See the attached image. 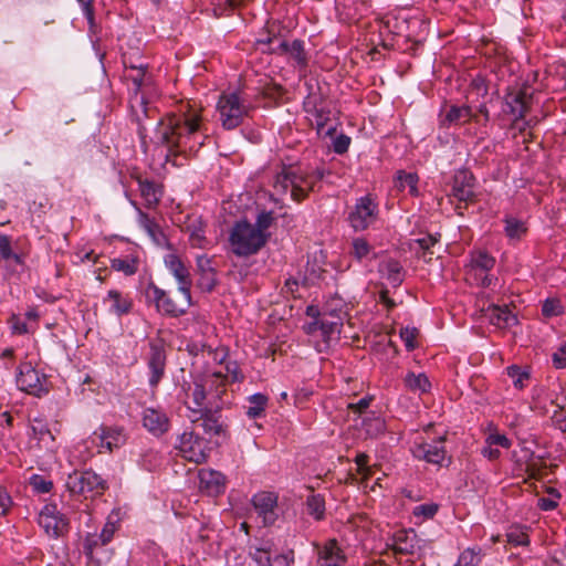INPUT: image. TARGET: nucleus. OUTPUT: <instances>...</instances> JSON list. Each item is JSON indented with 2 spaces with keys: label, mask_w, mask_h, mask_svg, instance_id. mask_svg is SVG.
<instances>
[{
  "label": "nucleus",
  "mask_w": 566,
  "mask_h": 566,
  "mask_svg": "<svg viewBox=\"0 0 566 566\" xmlns=\"http://www.w3.org/2000/svg\"><path fill=\"white\" fill-rule=\"evenodd\" d=\"M472 268L475 271V274L478 275V272L484 273L486 271H490L494 264L495 260L493 256L488 254L484 251H479L472 255Z\"/></svg>",
  "instance_id": "ea45409f"
},
{
  "label": "nucleus",
  "mask_w": 566,
  "mask_h": 566,
  "mask_svg": "<svg viewBox=\"0 0 566 566\" xmlns=\"http://www.w3.org/2000/svg\"><path fill=\"white\" fill-rule=\"evenodd\" d=\"M94 437L98 440V446L113 452L126 443L127 437L122 427L102 426L94 432Z\"/></svg>",
  "instance_id": "dca6fc26"
},
{
  "label": "nucleus",
  "mask_w": 566,
  "mask_h": 566,
  "mask_svg": "<svg viewBox=\"0 0 566 566\" xmlns=\"http://www.w3.org/2000/svg\"><path fill=\"white\" fill-rule=\"evenodd\" d=\"M212 387H216L214 396L220 399L221 395L224 392L221 371H214L211 375L206 376L203 379L195 381L192 385L188 386L186 390V405L190 415L197 416V413L203 409L213 407L210 400L207 401L208 389L210 390Z\"/></svg>",
  "instance_id": "20e7f679"
},
{
  "label": "nucleus",
  "mask_w": 566,
  "mask_h": 566,
  "mask_svg": "<svg viewBox=\"0 0 566 566\" xmlns=\"http://www.w3.org/2000/svg\"><path fill=\"white\" fill-rule=\"evenodd\" d=\"M189 418L196 427L202 428L208 434L218 436L223 430L218 406L203 409L197 416L189 415Z\"/></svg>",
  "instance_id": "f3484780"
},
{
  "label": "nucleus",
  "mask_w": 566,
  "mask_h": 566,
  "mask_svg": "<svg viewBox=\"0 0 566 566\" xmlns=\"http://www.w3.org/2000/svg\"><path fill=\"white\" fill-rule=\"evenodd\" d=\"M31 430L33 432V437L39 441V443H43L44 447L49 448L54 442V436L52 434L48 424L42 420L34 419L31 426Z\"/></svg>",
  "instance_id": "72a5a7b5"
},
{
  "label": "nucleus",
  "mask_w": 566,
  "mask_h": 566,
  "mask_svg": "<svg viewBox=\"0 0 566 566\" xmlns=\"http://www.w3.org/2000/svg\"><path fill=\"white\" fill-rule=\"evenodd\" d=\"M249 555L259 566H266L271 562V544L265 543L261 547L251 548Z\"/></svg>",
  "instance_id": "79ce46f5"
},
{
  "label": "nucleus",
  "mask_w": 566,
  "mask_h": 566,
  "mask_svg": "<svg viewBox=\"0 0 566 566\" xmlns=\"http://www.w3.org/2000/svg\"><path fill=\"white\" fill-rule=\"evenodd\" d=\"M66 488L72 494L87 497L103 494L107 489V482L92 470L74 471L67 476Z\"/></svg>",
  "instance_id": "0eeeda50"
},
{
  "label": "nucleus",
  "mask_w": 566,
  "mask_h": 566,
  "mask_svg": "<svg viewBox=\"0 0 566 566\" xmlns=\"http://www.w3.org/2000/svg\"><path fill=\"white\" fill-rule=\"evenodd\" d=\"M199 274L198 287L203 292H212L218 284L217 271L212 266V259L207 255H198L196 260Z\"/></svg>",
  "instance_id": "a211bd4d"
},
{
  "label": "nucleus",
  "mask_w": 566,
  "mask_h": 566,
  "mask_svg": "<svg viewBox=\"0 0 566 566\" xmlns=\"http://www.w3.org/2000/svg\"><path fill=\"white\" fill-rule=\"evenodd\" d=\"M507 376L512 379L514 386L517 389H522L525 386V381L530 379V374L526 370H523L517 365H512L507 367Z\"/></svg>",
  "instance_id": "c03bdc74"
},
{
  "label": "nucleus",
  "mask_w": 566,
  "mask_h": 566,
  "mask_svg": "<svg viewBox=\"0 0 566 566\" xmlns=\"http://www.w3.org/2000/svg\"><path fill=\"white\" fill-rule=\"evenodd\" d=\"M405 385L410 390L419 392H427L430 388V381L424 374L409 373L405 378Z\"/></svg>",
  "instance_id": "58836bf2"
},
{
  "label": "nucleus",
  "mask_w": 566,
  "mask_h": 566,
  "mask_svg": "<svg viewBox=\"0 0 566 566\" xmlns=\"http://www.w3.org/2000/svg\"><path fill=\"white\" fill-rule=\"evenodd\" d=\"M39 525L50 537L57 538L69 532V520L62 514L56 504H46L39 514Z\"/></svg>",
  "instance_id": "9d476101"
},
{
  "label": "nucleus",
  "mask_w": 566,
  "mask_h": 566,
  "mask_svg": "<svg viewBox=\"0 0 566 566\" xmlns=\"http://www.w3.org/2000/svg\"><path fill=\"white\" fill-rule=\"evenodd\" d=\"M0 255L6 260L13 259L17 263H21L20 255L12 252L11 240L6 234H0Z\"/></svg>",
  "instance_id": "09e8293b"
},
{
  "label": "nucleus",
  "mask_w": 566,
  "mask_h": 566,
  "mask_svg": "<svg viewBox=\"0 0 566 566\" xmlns=\"http://www.w3.org/2000/svg\"><path fill=\"white\" fill-rule=\"evenodd\" d=\"M416 533L400 530L395 533L391 547L396 555H412L416 548Z\"/></svg>",
  "instance_id": "a878e982"
},
{
  "label": "nucleus",
  "mask_w": 566,
  "mask_h": 566,
  "mask_svg": "<svg viewBox=\"0 0 566 566\" xmlns=\"http://www.w3.org/2000/svg\"><path fill=\"white\" fill-rule=\"evenodd\" d=\"M450 196L464 203L474 200V177L469 170L463 169L455 172Z\"/></svg>",
  "instance_id": "2eb2a0df"
},
{
  "label": "nucleus",
  "mask_w": 566,
  "mask_h": 566,
  "mask_svg": "<svg viewBox=\"0 0 566 566\" xmlns=\"http://www.w3.org/2000/svg\"><path fill=\"white\" fill-rule=\"evenodd\" d=\"M273 213L271 211H262L261 213H259L258 218H256V223H255V230H260L261 233H265V231L271 227V224L273 223Z\"/></svg>",
  "instance_id": "864d4df0"
},
{
  "label": "nucleus",
  "mask_w": 566,
  "mask_h": 566,
  "mask_svg": "<svg viewBox=\"0 0 566 566\" xmlns=\"http://www.w3.org/2000/svg\"><path fill=\"white\" fill-rule=\"evenodd\" d=\"M542 312L545 316H556L560 313L559 302L556 300H546L543 304Z\"/></svg>",
  "instance_id": "13d9d810"
},
{
  "label": "nucleus",
  "mask_w": 566,
  "mask_h": 566,
  "mask_svg": "<svg viewBox=\"0 0 566 566\" xmlns=\"http://www.w3.org/2000/svg\"><path fill=\"white\" fill-rule=\"evenodd\" d=\"M136 181L138 184L139 192L145 201L146 207L155 208L159 203L163 196L161 186L153 180L143 178L142 176H137Z\"/></svg>",
  "instance_id": "b1692460"
},
{
  "label": "nucleus",
  "mask_w": 566,
  "mask_h": 566,
  "mask_svg": "<svg viewBox=\"0 0 566 566\" xmlns=\"http://www.w3.org/2000/svg\"><path fill=\"white\" fill-rule=\"evenodd\" d=\"M418 331L416 328L405 327L400 331V337L405 342L406 347L411 350L416 347V336Z\"/></svg>",
  "instance_id": "6e6d98bb"
},
{
  "label": "nucleus",
  "mask_w": 566,
  "mask_h": 566,
  "mask_svg": "<svg viewBox=\"0 0 566 566\" xmlns=\"http://www.w3.org/2000/svg\"><path fill=\"white\" fill-rule=\"evenodd\" d=\"M418 176L415 172L398 171L396 187L399 190L408 189L409 193L416 196L418 193Z\"/></svg>",
  "instance_id": "c9c22d12"
},
{
  "label": "nucleus",
  "mask_w": 566,
  "mask_h": 566,
  "mask_svg": "<svg viewBox=\"0 0 566 566\" xmlns=\"http://www.w3.org/2000/svg\"><path fill=\"white\" fill-rule=\"evenodd\" d=\"M10 321L12 324V329L15 334L21 335L28 333L27 324L22 322L17 315H12Z\"/></svg>",
  "instance_id": "338daca9"
},
{
  "label": "nucleus",
  "mask_w": 566,
  "mask_h": 566,
  "mask_svg": "<svg viewBox=\"0 0 566 566\" xmlns=\"http://www.w3.org/2000/svg\"><path fill=\"white\" fill-rule=\"evenodd\" d=\"M371 250L369 243L363 238H356L352 243V254L357 259L361 260L366 258Z\"/></svg>",
  "instance_id": "de8ad7c7"
},
{
  "label": "nucleus",
  "mask_w": 566,
  "mask_h": 566,
  "mask_svg": "<svg viewBox=\"0 0 566 566\" xmlns=\"http://www.w3.org/2000/svg\"><path fill=\"white\" fill-rule=\"evenodd\" d=\"M306 511L315 520L321 521L325 515V500L321 494H312L306 499Z\"/></svg>",
  "instance_id": "e433bc0d"
},
{
  "label": "nucleus",
  "mask_w": 566,
  "mask_h": 566,
  "mask_svg": "<svg viewBox=\"0 0 566 566\" xmlns=\"http://www.w3.org/2000/svg\"><path fill=\"white\" fill-rule=\"evenodd\" d=\"M488 317L490 322L497 327H509L517 323V318L507 306L491 305L488 308Z\"/></svg>",
  "instance_id": "c756f323"
},
{
  "label": "nucleus",
  "mask_w": 566,
  "mask_h": 566,
  "mask_svg": "<svg viewBox=\"0 0 566 566\" xmlns=\"http://www.w3.org/2000/svg\"><path fill=\"white\" fill-rule=\"evenodd\" d=\"M252 504L258 515L262 517L264 526H270L276 521L275 512L277 506V496L272 492H259L252 499Z\"/></svg>",
  "instance_id": "4468645a"
},
{
  "label": "nucleus",
  "mask_w": 566,
  "mask_h": 566,
  "mask_svg": "<svg viewBox=\"0 0 566 566\" xmlns=\"http://www.w3.org/2000/svg\"><path fill=\"white\" fill-rule=\"evenodd\" d=\"M377 216L378 205L371 196L367 195L356 201L348 220L355 231H364L376 221Z\"/></svg>",
  "instance_id": "9b49d317"
},
{
  "label": "nucleus",
  "mask_w": 566,
  "mask_h": 566,
  "mask_svg": "<svg viewBox=\"0 0 566 566\" xmlns=\"http://www.w3.org/2000/svg\"><path fill=\"white\" fill-rule=\"evenodd\" d=\"M481 562V549L474 548L464 549L454 566H478Z\"/></svg>",
  "instance_id": "37998d69"
},
{
  "label": "nucleus",
  "mask_w": 566,
  "mask_h": 566,
  "mask_svg": "<svg viewBox=\"0 0 566 566\" xmlns=\"http://www.w3.org/2000/svg\"><path fill=\"white\" fill-rule=\"evenodd\" d=\"M469 120L478 122V117L473 114L470 106H455L452 105L446 113L441 124L443 126L459 125Z\"/></svg>",
  "instance_id": "c85d7f7f"
},
{
  "label": "nucleus",
  "mask_w": 566,
  "mask_h": 566,
  "mask_svg": "<svg viewBox=\"0 0 566 566\" xmlns=\"http://www.w3.org/2000/svg\"><path fill=\"white\" fill-rule=\"evenodd\" d=\"M532 93H527L526 88L518 91H510L505 96V104L509 112L515 116L516 119H522L530 111Z\"/></svg>",
  "instance_id": "aec40b11"
},
{
  "label": "nucleus",
  "mask_w": 566,
  "mask_h": 566,
  "mask_svg": "<svg viewBox=\"0 0 566 566\" xmlns=\"http://www.w3.org/2000/svg\"><path fill=\"white\" fill-rule=\"evenodd\" d=\"M148 367L151 373L149 385L151 387H156L165 374L166 354L163 347L155 344L150 345Z\"/></svg>",
  "instance_id": "5701e85b"
},
{
  "label": "nucleus",
  "mask_w": 566,
  "mask_h": 566,
  "mask_svg": "<svg viewBox=\"0 0 566 566\" xmlns=\"http://www.w3.org/2000/svg\"><path fill=\"white\" fill-rule=\"evenodd\" d=\"M486 442L490 446H500V447L506 448V449L511 447V441L506 438V436L499 434V433L490 434L486 438Z\"/></svg>",
  "instance_id": "e2e57ef3"
},
{
  "label": "nucleus",
  "mask_w": 566,
  "mask_h": 566,
  "mask_svg": "<svg viewBox=\"0 0 566 566\" xmlns=\"http://www.w3.org/2000/svg\"><path fill=\"white\" fill-rule=\"evenodd\" d=\"M17 385L20 390L36 397L49 391L46 376L40 374L29 361L19 365Z\"/></svg>",
  "instance_id": "1a4fd4ad"
},
{
  "label": "nucleus",
  "mask_w": 566,
  "mask_h": 566,
  "mask_svg": "<svg viewBox=\"0 0 566 566\" xmlns=\"http://www.w3.org/2000/svg\"><path fill=\"white\" fill-rule=\"evenodd\" d=\"M167 415L155 408H146L143 412V426L154 436H161L169 429Z\"/></svg>",
  "instance_id": "4be33fe9"
},
{
  "label": "nucleus",
  "mask_w": 566,
  "mask_h": 566,
  "mask_svg": "<svg viewBox=\"0 0 566 566\" xmlns=\"http://www.w3.org/2000/svg\"><path fill=\"white\" fill-rule=\"evenodd\" d=\"M350 144V138L346 135H339L333 144L334 151L336 154H344L347 151Z\"/></svg>",
  "instance_id": "680f3d73"
},
{
  "label": "nucleus",
  "mask_w": 566,
  "mask_h": 566,
  "mask_svg": "<svg viewBox=\"0 0 566 566\" xmlns=\"http://www.w3.org/2000/svg\"><path fill=\"white\" fill-rule=\"evenodd\" d=\"M318 557L323 560V566H343L346 557L339 548L336 539H329L319 548Z\"/></svg>",
  "instance_id": "cd10ccee"
},
{
  "label": "nucleus",
  "mask_w": 566,
  "mask_h": 566,
  "mask_svg": "<svg viewBox=\"0 0 566 566\" xmlns=\"http://www.w3.org/2000/svg\"><path fill=\"white\" fill-rule=\"evenodd\" d=\"M525 223L516 218L507 217L505 219V233L510 239H521L526 232Z\"/></svg>",
  "instance_id": "a19ab883"
},
{
  "label": "nucleus",
  "mask_w": 566,
  "mask_h": 566,
  "mask_svg": "<svg viewBox=\"0 0 566 566\" xmlns=\"http://www.w3.org/2000/svg\"><path fill=\"white\" fill-rule=\"evenodd\" d=\"M325 176L323 169H316L313 172H304L300 167L284 166L276 174L273 187L280 195H286L290 191L292 200L301 202L310 191L315 190V185Z\"/></svg>",
  "instance_id": "f03ea898"
},
{
  "label": "nucleus",
  "mask_w": 566,
  "mask_h": 566,
  "mask_svg": "<svg viewBox=\"0 0 566 566\" xmlns=\"http://www.w3.org/2000/svg\"><path fill=\"white\" fill-rule=\"evenodd\" d=\"M165 265L178 282L180 293L190 292L192 280L189 270L176 254H167L165 256Z\"/></svg>",
  "instance_id": "6ab92c4d"
},
{
  "label": "nucleus",
  "mask_w": 566,
  "mask_h": 566,
  "mask_svg": "<svg viewBox=\"0 0 566 566\" xmlns=\"http://www.w3.org/2000/svg\"><path fill=\"white\" fill-rule=\"evenodd\" d=\"M266 241L268 235L255 230V227L245 220L237 222L229 235L231 251L237 256H250L258 253Z\"/></svg>",
  "instance_id": "7ed1b4c3"
},
{
  "label": "nucleus",
  "mask_w": 566,
  "mask_h": 566,
  "mask_svg": "<svg viewBox=\"0 0 566 566\" xmlns=\"http://www.w3.org/2000/svg\"><path fill=\"white\" fill-rule=\"evenodd\" d=\"M319 331L324 337H329L333 333H335L339 326L338 321H329L326 318V315L323 314L322 318L318 319Z\"/></svg>",
  "instance_id": "603ef678"
},
{
  "label": "nucleus",
  "mask_w": 566,
  "mask_h": 566,
  "mask_svg": "<svg viewBox=\"0 0 566 566\" xmlns=\"http://www.w3.org/2000/svg\"><path fill=\"white\" fill-rule=\"evenodd\" d=\"M138 266L139 259L134 255L111 260V268L115 271L123 272L127 276L134 275L138 271Z\"/></svg>",
  "instance_id": "473e14b6"
},
{
  "label": "nucleus",
  "mask_w": 566,
  "mask_h": 566,
  "mask_svg": "<svg viewBox=\"0 0 566 566\" xmlns=\"http://www.w3.org/2000/svg\"><path fill=\"white\" fill-rule=\"evenodd\" d=\"M260 43L269 45L268 51L272 54L287 56L293 65L304 69L307 66V54L302 40H293L291 43L277 35L268 36Z\"/></svg>",
  "instance_id": "6e6552de"
},
{
  "label": "nucleus",
  "mask_w": 566,
  "mask_h": 566,
  "mask_svg": "<svg viewBox=\"0 0 566 566\" xmlns=\"http://www.w3.org/2000/svg\"><path fill=\"white\" fill-rule=\"evenodd\" d=\"M30 485L38 493H49L53 488V483L51 481L44 479L42 475L39 474H34L31 476Z\"/></svg>",
  "instance_id": "8fccbe9b"
},
{
  "label": "nucleus",
  "mask_w": 566,
  "mask_h": 566,
  "mask_svg": "<svg viewBox=\"0 0 566 566\" xmlns=\"http://www.w3.org/2000/svg\"><path fill=\"white\" fill-rule=\"evenodd\" d=\"M379 272L390 282L392 286H399L403 281V269L401 264L394 259L384 261L379 265Z\"/></svg>",
  "instance_id": "7c9ffc66"
},
{
  "label": "nucleus",
  "mask_w": 566,
  "mask_h": 566,
  "mask_svg": "<svg viewBox=\"0 0 566 566\" xmlns=\"http://www.w3.org/2000/svg\"><path fill=\"white\" fill-rule=\"evenodd\" d=\"M373 400V397L366 396L359 399L357 402L348 403L347 408L355 413L361 415L369 406Z\"/></svg>",
  "instance_id": "4d7b16f0"
},
{
  "label": "nucleus",
  "mask_w": 566,
  "mask_h": 566,
  "mask_svg": "<svg viewBox=\"0 0 566 566\" xmlns=\"http://www.w3.org/2000/svg\"><path fill=\"white\" fill-rule=\"evenodd\" d=\"M548 494L551 497H539L537 500V506L543 511H551L557 507V502L555 499H558L560 495L557 490L549 488Z\"/></svg>",
  "instance_id": "3c124183"
},
{
  "label": "nucleus",
  "mask_w": 566,
  "mask_h": 566,
  "mask_svg": "<svg viewBox=\"0 0 566 566\" xmlns=\"http://www.w3.org/2000/svg\"><path fill=\"white\" fill-rule=\"evenodd\" d=\"M126 67H129L134 73L128 74L127 77L134 83L136 91H139L142 86L148 85L151 83L150 76L147 74V65H134L130 64Z\"/></svg>",
  "instance_id": "4c0bfd02"
},
{
  "label": "nucleus",
  "mask_w": 566,
  "mask_h": 566,
  "mask_svg": "<svg viewBox=\"0 0 566 566\" xmlns=\"http://www.w3.org/2000/svg\"><path fill=\"white\" fill-rule=\"evenodd\" d=\"M199 488L202 492L211 496H217L224 491L226 478L214 470L202 469L199 471Z\"/></svg>",
  "instance_id": "412c9836"
},
{
  "label": "nucleus",
  "mask_w": 566,
  "mask_h": 566,
  "mask_svg": "<svg viewBox=\"0 0 566 566\" xmlns=\"http://www.w3.org/2000/svg\"><path fill=\"white\" fill-rule=\"evenodd\" d=\"M269 398L264 394H254L248 398L247 416L250 419L260 418L264 415Z\"/></svg>",
  "instance_id": "2f4dec72"
},
{
  "label": "nucleus",
  "mask_w": 566,
  "mask_h": 566,
  "mask_svg": "<svg viewBox=\"0 0 566 566\" xmlns=\"http://www.w3.org/2000/svg\"><path fill=\"white\" fill-rule=\"evenodd\" d=\"M553 420L562 431L566 432V408L556 411L553 416Z\"/></svg>",
  "instance_id": "774afa93"
},
{
  "label": "nucleus",
  "mask_w": 566,
  "mask_h": 566,
  "mask_svg": "<svg viewBox=\"0 0 566 566\" xmlns=\"http://www.w3.org/2000/svg\"><path fill=\"white\" fill-rule=\"evenodd\" d=\"M189 232V241L193 248H205L208 243L205 237V230L201 220H195L187 226Z\"/></svg>",
  "instance_id": "f704fd0d"
},
{
  "label": "nucleus",
  "mask_w": 566,
  "mask_h": 566,
  "mask_svg": "<svg viewBox=\"0 0 566 566\" xmlns=\"http://www.w3.org/2000/svg\"><path fill=\"white\" fill-rule=\"evenodd\" d=\"M438 511V505L436 504H422L415 509V514H422L423 516L430 518L433 517Z\"/></svg>",
  "instance_id": "0e129e2a"
},
{
  "label": "nucleus",
  "mask_w": 566,
  "mask_h": 566,
  "mask_svg": "<svg viewBox=\"0 0 566 566\" xmlns=\"http://www.w3.org/2000/svg\"><path fill=\"white\" fill-rule=\"evenodd\" d=\"M507 542L515 546H526L530 544L528 535L520 527L511 528L507 534Z\"/></svg>",
  "instance_id": "a18cd8bd"
},
{
  "label": "nucleus",
  "mask_w": 566,
  "mask_h": 566,
  "mask_svg": "<svg viewBox=\"0 0 566 566\" xmlns=\"http://www.w3.org/2000/svg\"><path fill=\"white\" fill-rule=\"evenodd\" d=\"M446 436H441L432 442H419L412 448L413 455L419 460H424L428 463L441 465L446 459L444 443Z\"/></svg>",
  "instance_id": "ddd939ff"
},
{
  "label": "nucleus",
  "mask_w": 566,
  "mask_h": 566,
  "mask_svg": "<svg viewBox=\"0 0 566 566\" xmlns=\"http://www.w3.org/2000/svg\"><path fill=\"white\" fill-rule=\"evenodd\" d=\"M104 303H109V312L123 316L127 315L133 307V300L128 294H124L117 290H111L104 298Z\"/></svg>",
  "instance_id": "393cba45"
},
{
  "label": "nucleus",
  "mask_w": 566,
  "mask_h": 566,
  "mask_svg": "<svg viewBox=\"0 0 566 566\" xmlns=\"http://www.w3.org/2000/svg\"><path fill=\"white\" fill-rule=\"evenodd\" d=\"M132 104L134 119L137 124V133L142 146L146 150L147 145V122H157L156 127V147H165L166 161L176 165L175 158L185 155L188 151H197L203 144L208 135L201 132V119L199 115H176L168 114L164 118L158 117V111L143 97H135Z\"/></svg>",
  "instance_id": "f257e3e1"
},
{
  "label": "nucleus",
  "mask_w": 566,
  "mask_h": 566,
  "mask_svg": "<svg viewBox=\"0 0 566 566\" xmlns=\"http://www.w3.org/2000/svg\"><path fill=\"white\" fill-rule=\"evenodd\" d=\"M179 452L187 461L202 463L206 461L207 443L193 432H184L179 439Z\"/></svg>",
  "instance_id": "f8f14e48"
},
{
  "label": "nucleus",
  "mask_w": 566,
  "mask_h": 566,
  "mask_svg": "<svg viewBox=\"0 0 566 566\" xmlns=\"http://www.w3.org/2000/svg\"><path fill=\"white\" fill-rule=\"evenodd\" d=\"M11 504L12 501L9 493L4 488L0 486V510L2 515L7 514Z\"/></svg>",
  "instance_id": "69168bd1"
},
{
  "label": "nucleus",
  "mask_w": 566,
  "mask_h": 566,
  "mask_svg": "<svg viewBox=\"0 0 566 566\" xmlns=\"http://www.w3.org/2000/svg\"><path fill=\"white\" fill-rule=\"evenodd\" d=\"M293 556L294 554L292 551L286 554L277 555L273 558V560L271 559L266 566H291L294 559Z\"/></svg>",
  "instance_id": "bf43d9fd"
},
{
  "label": "nucleus",
  "mask_w": 566,
  "mask_h": 566,
  "mask_svg": "<svg viewBox=\"0 0 566 566\" xmlns=\"http://www.w3.org/2000/svg\"><path fill=\"white\" fill-rule=\"evenodd\" d=\"M556 368H566V343L563 344L552 356Z\"/></svg>",
  "instance_id": "052dcab7"
},
{
  "label": "nucleus",
  "mask_w": 566,
  "mask_h": 566,
  "mask_svg": "<svg viewBox=\"0 0 566 566\" xmlns=\"http://www.w3.org/2000/svg\"><path fill=\"white\" fill-rule=\"evenodd\" d=\"M217 108L223 128L229 130L239 127L253 109L252 105L242 99L238 92L221 94Z\"/></svg>",
  "instance_id": "39448f33"
},
{
  "label": "nucleus",
  "mask_w": 566,
  "mask_h": 566,
  "mask_svg": "<svg viewBox=\"0 0 566 566\" xmlns=\"http://www.w3.org/2000/svg\"><path fill=\"white\" fill-rule=\"evenodd\" d=\"M226 375L222 374L223 381L228 378H230L232 381H240L243 379V375L237 361H229L226 365Z\"/></svg>",
  "instance_id": "5fc2aeb1"
},
{
  "label": "nucleus",
  "mask_w": 566,
  "mask_h": 566,
  "mask_svg": "<svg viewBox=\"0 0 566 566\" xmlns=\"http://www.w3.org/2000/svg\"><path fill=\"white\" fill-rule=\"evenodd\" d=\"M305 109L313 116L312 122L315 124L318 134L324 132L325 128L327 135H331L335 130L333 126H328V122L331 120L329 111H326L324 107H318L311 97L305 102Z\"/></svg>",
  "instance_id": "bb28decb"
},
{
  "label": "nucleus",
  "mask_w": 566,
  "mask_h": 566,
  "mask_svg": "<svg viewBox=\"0 0 566 566\" xmlns=\"http://www.w3.org/2000/svg\"><path fill=\"white\" fill-rule=\"evenodd\" d=\"M138 210V222L139 226L151 237L155 238L159 232V227L147 213L143 212L140 209Z\"/></svg>",
  "instance_id": "49530a36"
},
{
  "label": "nucleus",
  "mask_w": 566,
  "mask_h": 566,
  "mask_svg": "<svg viewBox=\"0 0 566 566\" xmlns=\"http://www.w3.org/2000/svg\"><path fill=\"white\" fill-rule=\"evenodd\" d=\"M146 297L155 303L159 313L171 317L184 315L191 306V292L181 293V297L176 300L153 282L146 287Z\"/></svg>",
  "instance_id": "423d86ee"
}]
</instances>
